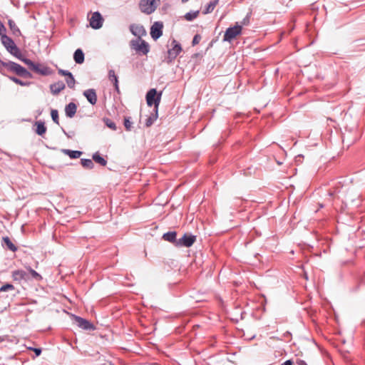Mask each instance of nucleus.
<instances>
[{
  "label": "nucleus",
  "mask_w": 365,
  "mask_h": 365,
  "mask_svg": "<svg viewBox=\"0 0 365 365\" xmlns=\"http://www.w3.org/2000/svg\"><path fill=\"white\" fill-rule=\"evenodd\" d=\"M73 59L76 63L81 64L84 62V53L81 48L76 50L73 54Z\"/></svg>",
  "instance_id": "6ab92c4d"
},
{
  "label": "nucleus",
  "mask_w": 365,
  "mask_h": 365,
  "mask_svg": "<svg viewBox=\"0 0 365 365\" xmlns=\"http://www.w3.org/2000/svg\"><path fill=\"white\" fill-rule=\"evenodd\" d=\"M103 121L105 124L113 130H115L117 129L115 123L109 118H104Z\"/></svg>",
  "instance_id": "2f4dec72"
},
{
  "label": "nucleus",
  "mask_w": 365,
  "mask_h": 365,
  "mask_svg": "<svg viewBox=\"0 0 365 365\" xmlns=\"http://www.w3.org/2000/svg\"><path fill=\"white\" fill-rule=\"evenodd\" d=\"M163 25L162 22H155L150 28V36L154 40L159 38L163 34Z\"/></svg>",
  "instance_id": "9b49d317"
},
{
  "label": "nucleus",
  "mask_w": 365,
  "mask_h": 365,
  "mask_svg": "<svg viewBox=\"0 0 365 365\" xmlns=\"http://www.w3.org/2000/svg\"><path fill=\"white\" fill-rule=\"evenodd\" d=\"M176 236V232H168L163 235V240L172 242L175 245V242L178 241Z\"/></svg>",
  "instance_id": "412c9836"
},
{
  "label": "nucleus",
  "mask_w": 365,
  "mask_h": 365,
  "mask_svg": "<svg viewBox=\"0 0 365 365\" xmlns=\"http://www.w3.org/2000/svg\"><path fill=\"white\" fill-rule=\"evenodd\" d=\"M6 31V29L4 25L0 21V34H2L3 33H5Z\"/></svg>",
  "instance_id": "ea45409f"
},
{
  "label": "nucleus",
  "mask_w": 365,
  "mask_h": 365,
  "mask_svg": "<svg viewBox=\"0 0 365 365\" xmlns=\"http://www.w3.org/2000/svg\"><path fill=\"white\" fill-rule=\"evenodd\" d=\"M162 96V92L157 93L155 88L150 89L146 94V102L148 106H154L155 110H158Z\"/></svg>",
  "instance_id": "39448f33"
},
{
  "label": "nucleus",
  "mask_w": 365,
  "mask_h": 365,
  "mask_svg": "<svg viewBox=\"0 0 365 365\" xmlns=\"http://www.w3.org/2000/svg\"><path fill=\"white\" fill-rule=\"evenodd\" d=\"M159 0H141L140 2V9L142 12L150 14L157 8V1Z\"/></svg>",
  "instance_id": "0eeeda50"
},
{
  "label": "nucleus",
  "mask_w": 365,
  "mask_h": 365,
  "mask_svg": "<svg viewBox=\"0 0 365 365\" xmlns=\"http://www.w3.org/2000/svg\"><path fill=\"white\" fill-rule=\"evenodd\" d=\"M250 15L248 14L244 19L243 20L241 21V25L240 26H247L250 24Z\"/></svg>",
  "instance_id": "e433bc0d"
},
{
  "label": "nucleus",
  "mask_w": 365,
  "mask_h": 365,
  "mask_svg": "<svg viewBox=\"0 0 365 365\" xmlns=\"http://www.w3.org/2000/svg\"><path fill=\"white\" fill-rule=\"evenodd\" d=\"M0 36L1 43L5 47L6 51L12 56H15L19 60L21 61L24 58V56L22 55L20 49L15 44L12 38L6 36L5 33L0 34Z\"/></svg>",
  "instance_id": "f03ea898"
},
{
  "label": "nucleus",
  "mask_w": 365,
  "mask_h": 365,
  "mask_svg": "<svg viewBox=\"0 0 365 365\" xmlns=\"http://www.w3.org/2000/svg\"><path fill=\"white\" fill-rule=\"evenodd\" d=\"M92 158L96 163H98L102 166H106L107 164V160L101 157L98 152L95 153L93 155Z\"/></svg>",
  "instance_id": "b1692460"
},
{
  "label": "nucleus",
  "mask_w": 365,
  "mask_h": 365,
  "mask_svg": "<svg viewBox=\"0 0 365 365\" xmlns=\"http://www.w3.org/2000/svg\"><path fill=\"white\" fill-rule=\"evenodd\" d=\"M81 163L82 165V166L86 168V169H93V167H94V164L92 161V160L91 159H81Z\"/></svg>",
  "instance_id": "bb28decb"
},
{
  "label": "nucleus",
  "mask_w": 365,
  "mask_h": 365,
  "mask_svg": "<svg viewBox=\"0 0 365 365\" xmlns=\"http://www.w3.org/2000/svg\"><path fill=\"white\" fill-rule=\"evenodd\" d=\"M130 31L133 35L138 36V38H141V36L146 34L144 27L138 24H131L130 26Z\"/></svg>",
  "instance_id": "ddd939ff"
},
{
  "label": "nucleus",
  "mask_w": 365,
  "mask_h": 365,
  "mask_svg": "<svg viewBox=\"0 0 365 365\" xmlns=\"http://www.w3.org/2000/svg\"><path fill=\"white\" fill-rule=\"evenodd\" d=\"M196 240V237L192 235L185 234L181 238L178 239L175 242L177 247H189L193 245Z\"/></svg>",
  "instance_id": "1a4fd4ad"
},
{
  "label": "nucleus",
  "mask_w": 365,
  "mask_h": 365,
  "mask_svg": "<svg viewBox=\"0 0 365 365\" xmlns=\"http://www.w3.org/2000/svg\"><path fill=\"white\" fill-rule=\"evenodd\" d=\"M51 118L53 120V122L58 125L59 124V120H58V110H56V109H52L51 111Z\"/></svg>",
  "instance_id": "473e14b6"
},
{
  "label": "nucleus",
  "mask_w": 365,
  "mask_h": 365,
  "mask_svg": "<svg viewBox=\"0 0 365 365\" xmlns=\"http://www.w3.org/2000/svg\"><path fill=\"white\" fill-rule=\"evenodd\" d=\"M25 64H26L29 68L36 73L48 76L51 73V70L48 67L41 65L39 63H34L31 60L24 58L21 60Z\"/></svg>",
  "instance_id": "20e7f679"
},
{
  "label": "nucleus",
  "mask_w": 365,
  "mask_h": 365,
  "mask_svg": "<svg viewBox=\"0 0 365 365\" xmlns=\"http://www.w3.org/2000/svg\"><path fill=\"white\" fill-rule=\"evenodd\" d=\"M14 287L13 284H6L4 285H3L1 288H0V292H6V291H9V290H14Z\"/></svg>",
  "instance_id": "f704fd0d"
},
{
  "label": "nucleus",
  "mask_w": 365,
  "mask_h": 365,
  "mask_svg": "<svg viewBox=\"0 0 365 365\" xmlns=\"http://www.w3.org/2000/svg\"><path fill=\"white\" fill-rule=\"evenodd\" d=\"M9 78L13 82L16 83L18 85H20L21 86H27L31 84L30 82H24L20 80L19 78L14 77V76H9Z\"/></svg>",
  "instance_id": "7c9ffc66"
},
{
  "label": "nucleus",
  "mask_w": 365,
  "mask_h": 365,
  "mask_svg": "<svg viewBox=\"0 0 365 365\" xmlns=\"http://www.w3.org/2000/svg\"><path fill=\"white\" fill-rule=\"evenodd\" d=\"M76 110H77V106H76V103H74L73 102H71L68 105L66 106L65 113H66V115L68 118H73L75 115Z\"/></svg>",
  "instance_id": "dca6fc26"
},
{
  "label": "nucleus",
  "mask_w": 365,
  "mask_h": 365,
  "mask_svg": "<svg viewBox=\"0 0 365 365\" xmlns=\"http://www.w3.org/2000/svg\"><path fill=\"white\" fill-rule=\"evenodd\" d=\"M130 46L132 49L135 50L139 54L147 55L150 51L148 43L142 38L131 40Z\"/></svg>",
  "instance_id": "7ed1b4c3"
},
{
  "label": "nucleus",
  "mask_w": 365,
  "mask_h": 365,
  "mask_svg": "<svg viewBox=\"0 0 365 365\" xmlns=\"http://www.w3.org/2000/svg\"><path fill=\"white\" fill-rule=\"evenodd\" d=\"M132 124L133 123L130 120V118H125L124 119V126L126 129V130L130 131L132 128Z\"/></svg>",
  "instance_id": "72a5a7b5"
},
{
  "label": "nucleus",
  "mask_w": 365,
  "mask_h": 365,
  "mask_svg": "<svg viewBox=\"0 0 365 365\" xmlns=\"http://www.w3.org/2000/svg\"><path fill=\"white\" fill-rule=\"evenodd\" d=\"M65 88V84L63 81H58L50 86L51 92L53 95H58Z\"/></svg>",
  "instance_id": "f3484780"
},
{
  "label": "nucleus",
  "mask_w": 365,
  "mask_h": 365,
  "mask_svg": "<svg viewBox=\"0 0 365 365\" xmlns=\"http://www.w3.org/2000/svg\"><path fill=\"white\" fill-rule=\"evenodd\" d=\"M8 24H9V26L11 31L13 32L14 34H15V35L20 34L21 31H20L19 29L18 28V26H16V23L13 20H11V19L9 20Z\"/></svg>",
  "instance_id": "a878e982"
},
{
  "label": "nucleus",
  "mask_w": 365,
  "mask_h": 365,
  "mask_svg": "<svg viewBox=\"0 0 365 365\" xmlns=\"http://www.w3.org/2000/svg\"><path fill=\"white\" fill-rule=\"evenodd\" d=\"M12 276L14 280H27L29 278V274L22 269H18L13 272Z\"/></svg>",
  "instance_id": "2eb2a0df"
},
{
  "label": "nucleus",
  "mask_w": 365,
  "mask_h": 365,
  "mask_svg": "<svg viewBox=\"0 0 365 365\" xmlns=\"http://www.w3.org/2000/svg\"><path fill=\"white\" fill-rule=\"evenodd\" d=\"M83 96L87 101L91 104L95 105L97 102V95L94 89L90 88L83 91Z\"/></svg>",
  "instance_id": "4468645a"
},
{
  "label": "nucleus",
  "mask_w": 365,
  "mask_h": 365,
  "mask_svg": "<svg viewBox=\"0 0 365 365\" xmlns=\"http://www.w3.org/2000/svg\"><path fill=\"white\" fill-rule=\"evenodd\" d=\"M199 13V11L187 12L185 15V19L188 21H191L197 17Z\"/></svg>",
  "instance_id": "c756f323"
},
{
  "label": "nucleus",
  "mask_w": 365,
  "mask_h": 365,
  "mask_svg": "<svg viewBox=\"0 0 365 365\" xmlns=\"http://www.w3.org/2000/svg\"><path fill=\"white\" fill-rule=\"evenodd\" d=\"M3 244L2 246H6L8 250L16 252L17 250V247L11 242L9 237H3L2 238Z\"/></svg>",
  "instance_id": "a211bd4d"
},
{
  "label": "nucleus",
  "mask_w": 365,
  "mask_h": 365,
  "mask_svg": "<svg viewBox=\"0 0 365 365\" xmlns=\"http://www.w3.org/2000/svg\"><path fill=\"white\" fill-rule=\"evenodd\" d=\"M218 1L219 0H214V1H210L207 4V6L205 8V9L204 10L203 14H207L211 13L214 10V9L217 6V4H218Z\"/></svg>",
  "instance_id": "393cba45"
},
{
  "label": "nucleus",
  "mask_w": 365,
  "mask_h": 365,
  "mask_svg": "<svg viewBox=\"0 0 365 365\" xmlns=\"http://www.w3.org/2000/svg\"><path fill=\"white\" fill-rule=\"evenodd\" d=\"M58 72L59 74L65 76H67L70 73V71L63 69H59Z\"/></svg>",
  "instance_id": "58836bf2"
},
{
  "label": "nucleus",
  "mask_w": 365,
  "mask_h": 365,
  "mask_svg": "<svg viewBox=\"0 0 365 365\" xmlns=\"http://www.w3.org/2000/svg\"><path fill=\"white\" fill-rule=\"evenodd\" d=\"M108 78L111 82L113 83L115 91L117 92H119L118 76L115 75V71L113 70H110L108 71Z\"/></svg>",
  "instance_id": "aec40b11"
},
{
  "label": "nucleus",
  "mask_w": 365,
  "mask_h": 365,
  "mask_svg": "<svg viewBox=\"0 0 365 365\" xmlns=\"http://www.w3.org/2000/svg\"><path fill=\"white\" fill-rule=\"evenodd\" d=\"M158 118V110H155V113L152 114L150 116H149L146 120H145V125L146 127H150L153 124V123Z\"/></svg>",
  "instance_id": "cd10ccee"
},
{
  "label": "nucleus",
  "mask_w": 365,
  "mask_h": 365,
  "mask_svg": "<svg viewBox=\"0 0 365 365\" xmlns=\"http://www.w3.org/2000/svg\"><path fill=\"white\" fill-rule=\"evenodd\" d=\"M282 365H292V362L290 360H287L282 364Z\"/></svg>",
  "instance_id": "79ce46f5"
},
{
  "label": "nucleus",
  "mask_w": 365,
  "mask_h": 365,
  "mask_svg": "<svg viewBox=\"0 0 365 365\" xmlns=\"http://www.w3.org/2000/svg\"><path fill=\"white\" fill-rule=\"evenodd\" d=\"M66 83L68 86L71 88H74L76 84V81L74 79V77L73 74L70 72V73L66 76Z\"/></svg>",
  "instance_id": "c85d7f7f"
},
{
  "label": "nucleus",
  "mask_w": 365,
  "mask_h": 365,
  "mask_svg": "<svg viewBox=\"0 0 365 365\" xmlns=\"http://www.w3.org/2000/svg\"><path fill=\"white\" fill-rule=\"evenodd\" d=\"M200 36L199 35H195L192 39V45L197 44L200 41Z\"/></svg>",
  "instance_id": "4c0bfd02"
},
{
  "label": "nucleus",
  "mask_w": 365,
  "mask_h": 365,
  "mask_svg": "<svg viewBox=\"0 0 365 365\" xmlns=\"http://www.w3.org/2000/svg\"><path fill=\"white\" fill-rule=\"evenodd\" d=\"M173 47L168 51V56L165 58L167 63H170L180 54L182 51L180 44L178 43L175 40L173 41Z\"/></svg>",
  "instance_id": "6e6552de"
},
{
  "label": "nucleus",
  "mask_w": 365,
  "mask_h": 365,
  "mask_svg": "<svg viewBox=\"0 0 365 365\" xmlns=\"http://www.w3.org/2000/svg\"><path fill=\"white\" fill-rule=\"evenodd\" d=\"M4 341V338L0 336V342Z\"/></svg>",
  "instance_id": "37998d69"
},
{
  "label": "nucleus",
  "mask_w": 365,
  "mask_h": 365,
  "mask_svg": "<svg viewBox=\"0 0 365 365\" xmlns=\"http://www.w3.org/2000/svg\"><path fill=\"white\" fill-rule=\"evenodd\" d=\"M31 349H32L34 351L36 356H39L41 354V349H38V348H31Z\"/></svg>",
  "instance_id": "a19ab883"
},
{
  "label": "nucleus",
  "mask_w": 365,
  "mask_h": 365,
  "mask_svg": "<svg viewBox=\"0 0 365 365\" xmlns=\"http://www.w3.org/2000/svg\"><path fill=\"white\" fill-rule=\"evenodd\" d=\"M63 153L66 154V155H68L72 159L78 158L83 154V153L81 151L71 150H68V149L63 150Z\"/></svg>",
  "instance_id": "4be33fe9"
},
{
  "label": "nucleus",
  "mask_w": 365,
  "mask_h": 365,
  "mask_svg": "<svg viewBox=\"0 0 365 365\" xmlns=\"http://www.w3.org/2000/svg\"><path fill=\"white\" fill-rule=\"evenodd\" d=\"M29 272L33 278L38 280L41 279V276L33 269L30 268Z\"/></svg>",
  "instance_id": "c9c22d12"
},
{
  "label": "nucleus",
  "mask_w": 365,
  "mask_h": 365,
  "mask_svg": "<svg viewBox=\"0 0 365 365\" xmlns=\"http://www.w3.org/2000/svg\"><path fill=\"white\" fill-rule=\"evenodd\" d=\"M242 33V26L239 25L238 23L232 27H229L225 32L223 36L224 41L231 42L237 36Z\"/></svg>",
  "instance_id": "423d86ee"
},
{
  "label": "nucleus",
  "mask_w": 365,
  "mask_h": 365,
  "mask_svg": "<svg viewBox=\"0 0 365 365\" xmlns=\"http://www.w3.org/2000/svg\"><path fill=\"white\" fill-rule=\"evenodd\" d=\"M103 19L98 11L93 13L90 19V26L94 29H99L102 27Z\"/></svg>",
  "instance_id": "9d476101"
},
{
  "label": "nucleus",
  "mask_w": 365,
  "mask_h": 365,
  "mask_svg": "<svg viewBox=\"0 0 365 365\" xmlns=\"http://www.w3.org/2000/svg\"><path fill=\"white\" fill-rule=\"evenodd\" d=\"M75 321L80 328L84 330H94L95 327L93 324H91L89 321L81 318L80 317H75Z\"/></svg>",
  "instance_id": "f8f14e48"
},
{
  "label": "nucleus",
  "mask_w": 365,
  "mask_h": 365,
  "mask_svg": "<svg viewBox=\"0 0 365 365\" xmlns=\"http://www.w3.org/2000/svg\"><path fill=\"white\" fill-rule=\"evenodd\" d=\"M36 133L38 135H43L46 132V127L45 124L42 121H36Z\"/></svg>",
  "instance_id": "5701e85b"
},
{
  "label": "nucleus",
  "mask_w": 365,
  "mask_h": 365,
  "mask_svg": "<svg viewBox=\"0 0 365 365\" xmlns=\"http://www.w3.org/2000/svg\"><path fill=\"white\" fill-rule=\"evenodd\" d=\"M5 67L8 71L16 73L24 78H31V73L20 64L14 61L4 62L0 59V73L5 75L2 71V68Z\"/></svg>",
  "instance_id": "f257e3e1"
}]
</instances>
